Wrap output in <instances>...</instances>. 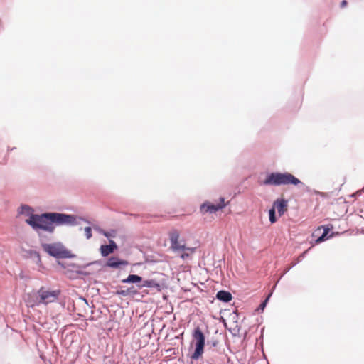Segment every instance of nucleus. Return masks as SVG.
<instances>
[{"instance_id":"412c9836","label":"nucleus","mask_w":364,"mask_h":364,"mask_svg":"<svg viewBox=\"0 0 364 364\" xmlns=\"http://www.w3.org/2000/svg\"><path fill=\"white\" fill-rule=\"evenodd\" d=\"M269 296H270V294H269V296L266 299V300H265V301H264V302L260 305V307H261L262 309H264V306H265V305H266V304H267V302L268 299H269Z\"/></svg>"},{"instance_id":"f257e3e1","label":"nucleus","mask_w":364,"mask_h":364,"mask_svg":"<svg viewBox=\"0 0 364 364\" xmlns=\"http://www.w3.org/2000/svg\"><path fill=\"white\" fill-rule=\"evenodd\" d=\"M263 183L264 185L281 186L302 183L301 181L289 173H272L267 176Z\"/></svg>"},{"instance_id":"f3484780","label":"nucleus","mask_w":364,"mask_h":364,"mask_svg":"<svg viewBox=\"0 0 364 364\" xmlns=\"http://www.w3.org/2000/svg\"><path fill=\"white\" fill-rule=\"evenodd\" d=\"M269 221L272 223H275L277 221V218L275 216V209L273 207H272V208H271L269 210Z\"/></svg>"},{"instance_id":"aec40b11","label":"nucleus","mask_w":364,"mask_h":364,"mask_svg":"<svg viewBox=\"0 0 364 364\" xmlns=\"http://www.w3.org/2000/svg\"><path fill=\"white\" fill-rule=\"evenodd\" d=\"M108 246H110L112 248V252H114L117 248V244L113 240H109V244Z\"/></svg>"},{"instance_id":"20e7f679","label":"nucleus","mask_w":364,"mask_h":364,"mask_svg":"<svg viewBox=\"0 0 364 364\" xmlns=\"http://www.w3.org/2000/svg\"><path fill=\"white\" fill-rule=\"evenodd\" d=\"M169 240L171 242V248L174 252L188 251L191 253L194 252V248L187 247L183 240H180V232L178 230L173 229L168 232Z\"/></svg>"},{"instance_id":"9d476101","label":"nucleus","mask_w":364,"mask_h":364,"mask_svg":"<svg viewBox=\"0 0 364 364\" xmlns=\"http://www.w3.org/2000/svg\"><path fill=\"white\" fill-rule=\"evenodd\" d=\"M287 201L283 198L277 199L273 204V208L277 210L279 216H282L287 210Z\"/></svg>"},{"instance_id":"6ab92c4d","label":"nucleus","mask_w":364,"mask_h":364,"mask_svg":"<svg viewBox=\"0 0 364 364\" xmlns=\"http://www.w3.org/2000/svg\"><path fill=\"white\" fill-rule=\"evenodd\" d=\"M192 253H191L190 252L188 251H186V250H184V252H183L181 255V257L183 259H185L188 257H189V256L191 255Z\"/></svg>"},{"instance_id":"7ed1b4c3","label":"nucleus","mask_w":364,"mask_h":364,"mask_svg":"<svg viewBox=\"0 0 364 364\" xmlns=\"http://www.w3.org/2000/svg\"><path fill=\"white\" fill-rule=\"evenodd\" d=\"M43 249L50 255L56 258H72L74 255L60 242L43 244Z\"/></svg>"},{"instance_id":"ddd939ff","label":"nucleus","mask_w":364,"mask_h":364,"mask_svg":"<svg viewBox=\"0 0 364 364\" xmlns=\"http://www.w3.org/2000/svg\"><path fill=\"white\" fill-rule=\"evenodd\" d=\"M216 298L220 301L228 302L232 299V294L225 291H220L217 293Z\"/></svg>"},{"instance_id":"39448f33","label":"nucleus","mask_w":364,"mask_h":364,"mask_svg":"<svg viewBox=\"0 0 364 364\" xmlns=\"http://www.w3.org/2000/svg\"><path fill=\"white\" fill-rule=\"evenodd\" d=\"M193 340L196 341V349L191 355L193 360H198L203 353L205 346V336L199 327L195 328L193 333Z\"/></svg>"},{"instance_id":"4be33fe9","label":"nucleus","mask_w":364,"mask_h":364,"mask_svg":"<svg viewBox=\"0 0 364 364\" xmlns=\"http://www.w3.org/2000/svg\"><path fill=\"white\" fill-rule=\"evenodd\" d=\"M347 4H348L347 1L343 0V1H342L341 4V7H344V6H346L347 5Z\"/></svg>"},{"instance_id":"423d86ee","label":"nucleus","mask_w":364,"mask_h":364,"mask_svg":"<svg viewBox=\"0 0 364 364\" xmlns=\"http://www.w3.org/2000/svg\"><path fill=\"white\" fill-rule=\"evenodd\" d=\"M60 294V290H50L43 287L38 291L40 302L45 304L55 301L58 299Z\"/></svg>"},{"instance_id":"dca6fc26","label":"nucleus","mask_w":364,"mask_h":364,"mask_svg":"<svg viewBox=\"0 0 364 364\" xmlns=\"http://www.w3.org/2000/svg\"><path fill=\"white\" fill-rule=\"evenodd\" d=\"M100 250V253L103 257H107L113 252L112 248L110 246H108V245H101Z\"/></svg>"},{"instance_id":"f8f14e48","label":"nucleus","mask_w":364,"mask_h":364,"mask_svg":"<svg viewBox=\"0 0 364 364\" xmlns=\"http://www.w3.org/2000/svg\"><path fill=\"white\" fill-rule=\"evenodd\" d=\"M138 287L140 289H141L142 287H145L154 288V289H156L158 291H161V284L157 281H156L154 279L144 280L143 282V284L139 285Z\"/></svg>"},{"instance_id":"b1692460","label":"nucleus","mask_w":364,"mask_h":364,"mask_svg":"<svg viewBox=\"0 0 364 364\" xmlns=\"http://www.w3.org/2000/svg\"><path fill=\"white\" fill-rule=\"evenodd\" d=\"M23 209H28V207H26V206H23L22 207Z\"/></svg>"},{"instance_id":"1a4fd4ad","label":"nucleus","mask_w":364,"mask_h":364,"mask_svg":"<svg viewBox=\"0 0 364 364\" xmlns=\"http://www.w3.org/2000/svg\"><path fill=\"white\" fill-rule=\"evenodd\" d=\"M330 228L326 226H320L314 230L312 233V236L317 237L316 240V244L321 243L326 240L327 235L329 233Z\"/></svg>"},{"instance_id":"9b49d317","label":"nucleus","mask_w":364,"mask_h":364,"mask_svg":"<svg viewBox=\"0 0 364 364\" xmlns=\"http://www.w3.org/2000/svg\"><path fill=\"white\" fill-rule=\"evenodd\" d=\"M128 262L125 260H120L117 257H112L108 259L106 266L111 268H119L121 266H126Z\"/></svg>"},{"instance_id":"f03ea898","label":"nucleus","mask_w":364,"mask_h":364,"mask_svg":"<svg viewBox=\"0 0 364 364\" xmlns=\"http://www.w3.org/2000/svg\"><path fill=\"white\" fill-rule=\"evenodd\" d=\"M51 213H44L41 215L32 214L26 222L33 229H41L50 232H53L54 225L50 220Z\"/></svg>"},{"instance_id":"a211bd4d","label":"nucleus","mask_w":364,"mask_h":364,"mask_svg":"<svg viewBox=\"0 0 364 364\" xmlns=\"http://www.w3.org/2000/svg\"><path fill=\"white\" fill-rule=\"evenodd\" d=\"M85 233L87 239H90L92 236V230L90 227H86L85 229Z\"/></svg>"},{"instance_id":"6e6552de","label":"nucleus","mask_w":364,"mask_h":364,"mask_svg":"<svg viewBox=\"0 0 364 364\" xmlns=\"http://www.w3.org/2000/svg\"><path fill=\"white\" fill-rule=\"evenodd\" d=\"M220 203L217 205L212 204L210 202H206V203H203L200 207V211L203 213H215L218 210L223 209V208H225L226 206V204L224 202L223 198H220Z\"/></svg>"},{"instance_id":"5701e85b","label":"nucleus","mask_w":364,"mask_h":364,"mask_svg":"<svg viewBox=\"0 0 364 364\" xmlns=\"http://www.w3.org/2000/svg\"><path fill=\"white\" fill-rule=\"evenodd\" d=\"M102 233H103V235H104L105 236H106V237H109V234H108L107 232H103Z\"/></svg>"},{"instance_id":"2eb2a0df","label":"nucleus","mask_w":364,"mask_h":364,"mask_svg":"<svg viewBox=\"0 0 364 364\" xmlns=\"http://www.w3.org/2000/svg\"><path fill=\"white\" fill-rule=\"evenodd\" d=\"M142 281V278L136 274H129L127 278L122 279L123 283H137Z\"/></svg>"},{"instance_id":"4468645a","label":"nucleus","mask_w":364,"mask_h":364,"mask_svg":"<svg viewBox=\"0 0 364 364\" xmlns=\"http://www.w3.org/2000/svg\"><path fill=\"white\" fill-rule=\"evenodd\" d=\"M116 294L123 296H127L129 295H136L138 294V291L135 289L134 287H132L125 290H117Z\"/></svg>"},{"instance_id":"0eeeda50","label":"nucleus","mask_w":364,"mask_h":364,"mask_svg":"<svg viewBox=\"0 0 364 364\" xmlns=\"http://www.w3.org/2000/svg\"><path fill=\"white\" fill-rule=\"evenodd\" d=\"M50 220L57 225H75V218L73 215L63 213H53L50 215Z\"/></svg>"}]
</instances>
